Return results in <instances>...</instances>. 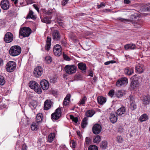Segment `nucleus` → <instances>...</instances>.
<instances>
[{
	"label": "nucleus",
	"mask_w": 150,
	"mask_h": 150,
	"mask_svg": "<svg viewBox=\"0 0 150 150\" xmlns=\"http://www.w3.org/2000/svg\"><path fill=\"white\" fill-rule=\"evenodd\" d=\"M148 115L146 114H144L140 117L139 120L141 122H143L148 120Z\"/></svg>",
	"instance_id": "34"
},
{
	"label": "nucleus",
	"mask_w": 150,
	"mask_h": 150,
	"mask_svg": "<svg viewBox=\"0 0 150 150\" xmlns=\"http://www.w3.org/2000/svg\"><path fill=\"white\" fill-rule=\"evenodd\" d=\"M63 57L64 59L66 61H69L71 59L66 54H63Z\"/></svg>",
	"instance_id": "49"
},
{
	"label": "nucleus",
	"mask_w": 150,
	"mask_h": 150,
	"mask_svg": "<svg viewBox=\"0 0 150 150\" xmlns=\"http://www.w3.org/2000/svg\"><path fill=\"white\" fill-rule=\"evenodd\" d=\"M116 140L119 143H121L122 142L123 139L122 137L118 136L116 137Z\"/></svg>",
	"instance_id": "48"
},
{
	"label": "nucleus",
	"mask_w": 150,
	"mask_h": 150,
	"mask_svg": "<svg viewBox=\"0 0 150 150\" xmlns=\"http://www.w3.org/2000/svg\"><path fill=\"white\" fill-rule=\"evenodd\" d=\"M27 146L25 144H24L22 145V149L23 150H27Z\"/></svg>",
	"instance_id": "56"
},
{
	"label": "nucleus",
	"mask_w": 150,
	"mask_h": 150,
	"mask_svg": "<svg viewBox=\"0 0 150 150\" xmlns=\"http://www.w3.org/2000/svg\"><path fill=\"white\" fill-rule=\"evenodd\" d=\"M72 147L73 148H75V143L74 142H72Z\"/></svg>",
	"instance_id": "61"
},
{
	"label": "nucleus",
	"mask_w": 150,
	"mask_h": 150,
	"mask_svg": "<svg viewBox=\"0 0 150 150\" xmlns=\"http://www.w3.org/2000/svg\"><path fill=\"white\" fill-rule=\"evenodd\" d=\"M135 69L136 70L140 73L143 72L144 70L143 65L139 64H138L136 65Z\"/></svg>",
	"instance_id": "19"
},
{
	"label": "nucleus",
	"mask_w": 150,
	"mask_h": 150,
	"mask_svg": "<svg viewBox=\"0 0 150 150\" xmlns=\"http://www.w3.org/2000/svg\"><path fill=\"white\" fill-rule=\"evenodd\" d=\"M117 116L115 114L111 113L110 116V120L111 122L113 123H115L117 120Z\"/></svg>",
	"instance_id": "24"
},
{
	"label": "nucleus",
	"mask_w": 150,
	"mask_h": 150,
	"mask_svg": "<svg viewBox=\"0 0 150 150\" xmlns=\"http://www.w3.org/2000/svg\"><path fill=\"white\" fill-rule=\"evenodd\" d=\"M4 64V62L3 60L0 58V67L2 66Z\"/></svg>",
	"instance_id": "58"
},
{
	"label": "nucleus",
	"mask_w": 150,
	"mask_h": 150,
	"mask_svg": "<svg viewBox=\"0 0 150 150\" xmlns=\"http://www.w3.org/2000/svg\"><path fill=\"white\" fill-rule=\"evenodd\" d=\"M118 19L122 22L124 23L131 22V20L128 19L123 18H119Z\"/></svg>",
	"instance_id": "46"
},
{
	"label": "nucleus",
	"mask_w": 150,
	"mask_h": 150,
	"mask_svg": "<svg viewBox=\"0 0 150 150\" xmlns=\"http://www.w3.org/2000/svg\"><path fill=\"white\" fill-rule=\"evenodd\" d=\"M116 61L114 60H111L109 61H108L105 62L104 64L105 65H108L110 64H113L115 63Z\"/></svg>",
	"instance_id": "50"
},
{
	"label": "nucleus",
	"mask_w": 150,
	"mask_h": 150,
	"mask_svg": "<svg viewBox=\"0 0 150 150\" xmlns=\"http://www.w3.org/2000/svg\"><path fill=\"white\" fill-rule=\"evenodd\" d=\"M5 83V81L4 77L1 76H0V85H3Z\"/></svg>",
	"instance_id": "43"
},
{
	"label": "nucleus",
	"mask_w": 150,
	"mask_h": 150,
	"mask_svg": "<svg viewBox=\"0 0 150 150\" xmlns=\"http://www.w3.org/2000/svg\"><path fill=\"white\" fill-rule=\"evenodd\" d=\"M52 36L53 39L54 41L59 40L60 39V35L57 30H55L53 31Z\"/></svg>",
	"instance_id": "17"
},
{
	"label": "nucleus",
	"mask_w": 150,
	"mask_h": 150,
	"mask_svg": "<svg viewBox=\"0 0 150 150\" xmlns=\"http://www.w3.org/2000/svg\"><path fill=\"white\" fill-rule=\"evenodd\" d=\"M41 21L42 22L47 24H49L51 23L50 21L49 20V18L47 17H45L43 19H41Z\"/></svg>",
	"instance_id": "42"
},
{
	"label": "nucleus",
	"mask_w": 150,
	"mask_h": 150,
	"mask_svg": "<svg viewBox=\"0 0 150 150\" xmlns=\"http://www.w3.org/2000/svg\"><path fill=\"white\" fill-rule=\"evenodd\" d=\"M125 94V91L123 90H119L116 91L115 95L118 98H120Z\"/></svg>",
	"instance_id": "23"
},
{
	"label": "nucleus",
	"mask_w": 150,
	"mask_h": 150,
	"mask_svg": "<svg viewBox=\"0 0 150 150\" xmlns=\"http://www.w3.org/2000/svg\"><path fill=\"white\" fill-rule=\"evenodd\" d=\"M61 109L59 108H58L52 114L51 117L52 120L54 121V120H57L61 116Z\"/></svg>",
	"instance_id": "9"
},
{
	"label": "nucleus",
	"mask_w": 150,
	"mask_h": 150,
	"mask_svg": "<svg viewBox=\"0 0 150 150\" xmlns=\"http://www.w3.org/2000/svg\"><path fill=\"white\" fill-rule=\"evenodd\" d=\"M13 38V35L11 33L8 32L5 35L4 38V40L5 42L6 43H10L11 42Z\"/></svg>",
	"instance_id": "11"
},
{
	"label": "nucleus",
	"mask_w": 150,
	"mask_h": 150,
	"mask_svg": "<svg viewBox=\"0 0 150 150\" xmlns=\"http://www.w3.org/2000/svg\"><path fill=\"white\" fill-rule=\"evenodd\" d=\"M128 79L126 77H123L119 79L116 83V85L118 87L124 86L128 83Z\"/></svg>",
	"instance_id": "8"
},
{
	"label": "nucleus",
	"mask_w": 150,
	"mask_h": 150,
	"mask_svg": "<svg viewBox=\"0 0 150 150\" xmlns=\"http://www.w3.org/2000/svg\"><path fill=\"white\" fill-rule=\"evenodd\" d=\"M45 60L46 62L47 63H50L52 61V58L50 56H47L45 57Z\"/></svg>",
	"instance_id": "44"
},
{
	"label": "nucleus",
	"mask_w": 150,
	"mask_h": 150,
	"mask_svg": "<svg viewBox=\"0 0 150 150\" xmlns=\"http://www.w3.org/2000/svg\"><path fill=\"white\" fill-rule=\"evenodd\" d=\"M100 140V137L99 135H97L94 139L93 142L94 143H98Z\"/></svg>",
	"instance_id": "40"
},
{
	"label": "nucleus",
	"mask_w": 150,
	"mask_h": 150,
	"mask_svg": "<svg viewBox=\"0 0 150 150\" xmlns=\"http://www.w3.org/2000/svg\"><path fill=\"white\" fill-rule=\"evenodd\" d=\"M95 113L94 110H89L87 111L86 113V115L87 117H91Z\"/></svg>",
	"instance_id": "28"
},
{
	"label": "nucleus",
	"mask_w": 150,
	"mask_h": 150,
	"mask_svg": "<svg viewBox=\"0 0 150 150\" xmlns=\"http://www.w3.org/2000/svg\"><path fill=\"white\" fill-rule=\"evenodd\" d=\"M69 0H64L62 2V5L64 6L67 3L68 1Z\"/></svg>",
	"instance_id": "54"
},
{
	"label": "nucleus",
	"mask_w": 150,
	"mask_h": 150,
	"mask_svg": "<svg viewBox=\"0 0 150 150\" xmlns=\"http://www.w3.org/2000/svg\"><path fill=\"white\" fill-rule=\"evenodd\" d=\"M131 79L132 81L130 85L131 89L136 90L139 86L138 78L137 77V75H135L132 76L131 78Z\"/></svg>",
	"instance_id": "3"
},
{
	"label": "nucleus",
	"mask_w": 150,
	"mask_h": 150,
	"mask_svg": "<svg viewBox=\"0 0 150 150\" xmlns=\"http://www.w3.org/2000/svg\"><path fill=\"white\" fill-rule=\"evenodd\" d=\"M70 118L75 123H77L78 120L77 117H75L73 115H70Z\"/></svg>",
	"instance_id": "45"
},
{
	"label": "nucleus",
	"mask_w": 150,
	"mask_h": 150,
	"mask_svg": "<svg viewBox=\"0 0 150 150\" xmlns=\"http://www.w3.org/2000/svg\"><path fill=\"white\" fill-rule=\"evenodd\" d=\"M0 6L1 8L4 10H7L9 8L10 4L8 0H2L1 2Z\"/></svg>",
	"instance_id": "12"
},
{
	"label": "nucleus",
	"mask_w": 150,
	"mask_h": 150,
	"mask_svg": "<svg viewBox=\"0 0 150 150\" xmlns=\"http://www.w3.org/2000/svg\"><path fill=\"white\" fill-rule=\"evenodd\" d=\"M55 137V134L54 133H51L49 135L47 138V140L50 142H52Z\"/></svg>",
	"instance_id": "33"
},
{
	"label": "nucleus",
	"mask_w": 150,
	"mask_h": 150,
	"mask_svg": "<svg viewBox=\"0 0 150 150\" xmlns=\"http://www.w3.org/2000/svg\"><path fill=\"white\" fill-rule=\"evenodd\" d=\"M101 126L100 125L98 124L95 125L92 128L93 132L95 134H97L100 133L101 131Z\"/></svg>",
	"instance_id": "13"
},
{
	"label": "nucleus",
	"mask_w": 150,
	"mask_h": 150,
	"mask_svg": "<svg viewBox=\"0 0 150 150\" xmlns=\"http://www.w3.org/2000/svg\"><path fill=\"white\" fill-rule=\"evenodd\" d=\"M88 150H98V147L94 145H90L88 147Z\"/></svg>",
	"instance_id": "39"
},
{
	"label": "nucleus",
	"mask_w": 150,
	"mask_h": 150,
	"mask_svg": "<svg viewBox=\"0 0 150 150\" xmlns=\"http://www.w3.org/2000/svg\"><path fill=\"white\" fill-rule=\"evenodd\" d=\"M81 76L79 74H76L75 76V78L76 80H79L81 78Z\"/></svg>",
	"instance_id": "52"
},
{
	"label": "nucleus",
	"mask_w": 150,
	"mask_h": 150,
	"mask_svg": "<svg viewBox=\"0 0 150 150\" xmlns=\"http://www.w3.org/2000/svg\"><path fill=\"white\" fill-rule=\"evenodd\" d=\"M78 68L83 71L85 70L86 69V65L85 64L80 63L78 64Z\"/></svg>",
	"instance_id": "32"
},
{
	"label": "nucleus",
	"mask_w": 150,
	"mask_h": 150,
	"mask_svg": "<svg viewBox=\"0 0 150 150\" xmlns=\"http://www.w3.org/2000/svg\"><path fill=\"white\" fill-rule=\"evenodd\" d=\"M77 67L74 65H67L64 67L65 72L69 75L75 73L76 72Z\"/></svg>",
	"instance_id": "5"
},
{
	"label": "nucleus",
	"mask_w": 150,
	"mask_h": 150,
	"mask_svg": "<svg viewBox=\"0 0 150 150\" xmlns=\"http://www.w3.org/2000/svg\"><path fill=\"white\" fill-rule=\"evenodd\" d=\"M51 38L49 37H47L46 40V44L45 46V49L47 50H49L51 45Z\"/></svg>",
	"instance_id": "25"
},
{
	"label": "nucleus",
	"mask_w": 150,
	"mask_h": 150,
	"mask_svg": "<svg viewBox=\"0 0 150 150\" xmlns=\"http://www.w3.org/2000/svg\"><path fill=\"white\" fill-rule=\"evenodd\" d=\"M77 134L80 137L81 136V134L80 132L79 131H78L76 132Z\"/></svg>",
	"instance_id": "62"
},
{
	"label": "nucleus",
	"mask_w": 150,
	"mask_h": 150,
	"mask_svg": "<svg viewBox=\"0 0 150 150\" xmlns=\"http://www.w3.org/2000/svg\"><path fill=\"white\" fill-rule=\"evenodd\" d=\"M105 6V4L104 3L102 2L100 5H98L97 7L98 8H100L103 6Z\"/></svg>",
	"instance_id": "51"
},
{
	"label": "nucleus",
	"mask_w": 150,
	"mask_h": 150,
	"mask_svg": "<svg viewBox=\"0 0 150 150\" xmlns=\"http://www.w3.org/2000/svg\"><path fill=\"white\" fill-rule=\"evenodd\" d=\"M124 2L126 4H129L130 2L129 0H124Z\"/></svg>",
	"instance_id": "60"
},
{
	"label": "nucleus",
	"mask_w": 150,
	"mask_h": 150,
	"mask_svg": "<svg viewBox=\"0 0 150 150\" xmlns=\"http://www.w3.org/2000/svg\"><path fill=\"white\" fill-rule=\"evenodd\" d=\"M98 102L100 105L105 103L106 101V98L102 96H99L97 98Z\"/></svg>",
	"instance_id": "20"
},
{
	"label": "nucleus",
	"mask_w": 150,
	"mask_h": 150,
	"mask_svg": "<svg viewBox=\"0 0 150 150\" xmlns=\"http://www.w3.org/2000/svg\"><path fill=\"white\" fill-rule=\"evenodd\" d=\"M39 127V124L37 122H33L31 125V128L32 130H37Z\"/></svg>",
	"instance_id": "27"
},
{
	"label": "nucleus",
	"mask_w": 150,
	"mask_h": 150,
	"mask_svg": "<svg viewBox=\"0 0 150 150\" xmlns=\"http://www.w3.org/2000/svg\"><path fill=\"white\" fill-rule=\"evenodd\" d=\"M31 33V30L28 27H24L21 28L19 34L23 37H28L29 36Z\"/></svg>",
	"instance_id": "4"
},
{
	"label": "nucleus",
	"mask_w": 150,
	"mask_h": 150,
	"mask_svg": "<svg viewBox=\"0 0 150 150\" xmlns=\"http://www.w3.org/2000/svg\"><path fill=\"white\" fill-rule=\"evenodd\" d=\"M89 76L91 77L93 76V73L92 71L90 72V74H89Z\"/></svg>",
	"instance_id": "63"
},
{
	"label": "nucleus",
	"mask_w": 150,
	"mask_h": 150,
	"mask_svg": "<svg viewBox=\"0 0 150 150\" xmlns=\"http://www.w3.org/2000/svg\"><path fill=\"white\" fill-rule=\"evenodd\" d=\"M30 87L34 90V91L38 93H40L42 92V90L40 86L35 81H30L29 83Z\"/></svg>",
	"instance_id": "2"
},
{
	"label": "nucleus",
	"mask_w": 150,
	"mask_h": 150,
	"mask_svg": "<svg viewBox=\"0 0 150 150\" xmlns=\"http://www.w3.org/2000/svg\"><path fill=\"white\" fill-rule=\"evenodd\" d=\"M33 6L38 12H39V8H38L37 5L35 4H33Z\"/></svg>",
	"instance_id": "55"
},
{
	"label": "nucleus",
	"mask_w": 150,
	"mask_h": 150,
	"mask_svg": "<svg viewBox=\"0 0 150 150\" xmlns=\"http://www.w3.org/2000/svg\"><path fill=\"white\" fill-rule=\"evenodd\" d=\"M59 24L61 26H62L63 24V23L61 21H58Z\"/></svg>",
	"instance_id": "59"
},
{
	"label": "nucleus",
	"mask_w": 150,
	"mask_h": 150,
	"mask_svg": "<svg viewBox=\"0 0 150 150\" xmlns=\"http://www.w3.org/2000/svg\"><path fill=\"white\" fill-rule=\"evenodd\" d=\"M71 95L69 94H68L65 98L63 102V105L66 106L69 103L70 100Z\"/></svg>",
	"instance_id": "22"
},
{
	"label": "nucleus",
	"mask_w": 150,
	"mask_h": 150,
	"mask_svg": "<svg viewBox=\"0 0 150 150\" xmlns=\"http://www.w3.org/2000/svg\"><path fill=\"white\" fill-rule=\"evenodd\" d=\"M107 146L106 142L103 141L100 144V147L103 149H105Z\"/></svg>",
	"instance_id": "41"
},
{
	"label": "nucleus",
	"mask_w": 150,
	"mask_h": 150,
	"mask_svg": "<svg viewBox=\"0 0 150 150\" xmlns=\"http://www.w3.org/2000/svg\"><path fill=\"white\" fill-rule=\"evenodd\" d=\"M31 18L33 19H36L35 16L34 15V12L31 10H30L26 17V19Z\"/></svg>",
	"instance_id": "31"
},
{
	"label": "nucleus",
	"mask_w": 150,
	"mask_h": 150,
	"mask_svg": "<svg viewBox=\"0 0 150 150\" xmlns=\"http://www.w3.org/2000/svg\"><path fill=\"white\" fill-rule=\"evenodd\" d=\"M21 50V47L18 45H14L11 47L9 50V53L13 56H16L20 54Z\"/></svg>",
	"instance_id": "1"
},
{
	"label": "nucleus",
	"mask_w": 150,
	"mask_h": 150,
	"mask_svg": "<svg viewBox=\"0 0 150 150\" xmlns=\"http://www.w3.org/2000/svg\"><path fill=\"white\" fill-rule=\"evenodd\" d=\"M125 48L126 50H134L136 48V45L133 44H127L125 46Z\"/></svg>",
	"instance_id": "26"
},
{
	"label": "nucleus",
	"mask_w": 150,
	"mask_h": 150,
	"mask_svg": "<svg viewBox=\"0 0 150 150\" xmlns=\"http://www.w3.org/2000/svg\"><path fill=\"white\" fill-rule=\"evenodd\" d=\"M130 108L132 110H134L137 108V105L133 101L131 100Z\"/></svg>",
	"instance_id": "37"
},
{
	"label": "nucleus",
	"mask_w": 150,
	"mask_h": 150,
	"mask_svg": "<svg viewBox=\"0 0 150 150\" xmlns=\"http://www.w3.org/2000/svg\"><path fill=\"white\" fill-rule=\"evenodd\" d=\"M143 104L144 105H147L149 104L150 101V99L147 96H144L143 100Z\"/></svg>",
	"instance_id": "35"
},
{
	"label": "nucleus",
	"mask_w": 150,
	"mask_h": 150,
	"mask_svg": "<svg viewBox=\"0 0 150 150\" xmlns=\"http://www.w3.org/2000/svg\"><path fill=\"white\" fill-rule=\"evenodd\" d=\"M90 138L86 137V138L85 143L87 144H89L90 142Z\"/></svg>",
	"instance_id": "53"
},
{
	"label": "nucleus",
	"mask_w": 150,
	"mask_h": 150,
	"mask_svg": "<svg viewBox=\"0 0 150 150\" xmlns=\"http://www.w3.org/2000/svg\"><path fill=\"white\" fill-rule=\"evenodd\" d=\"M43 73V69L41 66H38L36 67L33 71L34 76L38 78Z\"/></svg>",
	"instance_id": "10"
},
{
	"label": "nucleus",
	"mask_w": 150,
	"mask_h": 150,
	"mask_svg": "<svg viewBox=\"0 0 150 150\" xmlns=\"http://www.w3.org/2000/svg\"><path fill=\"white\" fill-rule=\"evenodd\" d=\"M53 52L55 55L60 56L62 53V48L61 46L59 44L55 45L53 47Z\"/></svg>",
	"instance_id": "7"
},
{
	"label": "nucleus",
	"mask_w": 150,
	"mask_h": 150,
	"mask_svg": "<svg viewBox=\"0 0 150 150\" xmlns=\"http://www.w3.org/2000/svg\"><path fill=\"white\" fill-rule=\"evenodd\" d=\"M29 105L30 108H35L37 106V102L35 100H31L30 102Z\"/></svg>",
	"instance_id": "29"
},
{
	"label": "nucleus",
	"mask_w": 150,
	"mask_h": 150,
	"mask_svg": "<svg viewBox=\"0 0 150 150\" xmlns=\"http://www.w3.org/2000/svg\"><path fill=\"white\" fill-rule=\"evenodd\" d=\"M14 1V4H16L18 3V0H15V1Z\"/></svg>",
	"instance_id": "64"
},
{
	"label": "nucleus",
	"mask_w": 150,
	"mask_h": 150,
	"mask_svg": "<svg viewBox=\"0 0 150 150\" xmlns=\"http://www.w3.org/2000/svg\"><path fill=\"white\" fill-rule=\"evenodd\" d=\"M87 97L86 96H84L83 98L79 102V105L80 106L81 105H83L85 104V102L87 100Z\"/></svg>",
	"instance_id": "38"
},
{
	"label": "nucleus",
	"mask_w": 150,
	"mask_h": 150,
	"mask_svg": "<svg viewBox=\"0 0 150 150\" xmlns=\"http://www.w3.org/2000/svg\"><path fill=\"white\" fill-rule=\"evenodd\" d=\"M124 72L128 76L131 75L134 72V68L131 67H127L125 69Z\"/></svg>",
	"instance_id": "18"
},
{
	"label": "nucleus",
	"mask_w": 150,
	"mask_h": 150,
	"mask_svg": "<svg viewBox=\"0 0 150 150\" xmlns=\"http://www.w3.org/2000/svg\"><path fill=\"white\" fill-rule=\"evenodd\" d=\"M88 118L86 117H84L81 123V127L83 128H85L87 124V120Z\"/></svg>",
	"instance_id": "36"
},
{
	"label": "nucleus",
	"mask_w": 150,
	"mask_h": 150,
	"mask_svg": "<svg viewBox=\"0 0 150 150\" xmlns=\"http://www.w3.org/2000/svg\"><path fill=\"white\" fill-rule=\"evenodd\" d=\"M131 17L132 19H134L133 20L135 21L133 23L134 26L135 28L140 27L142 23V21H136V19L137 18H138L139 17L138 16L132 15Z\"/></svg>",
	"instance_id": "14"
},
{
	"label": "nucleus",
	"mask_w": 150,
	"mask_h": 150,
	"mask_svg": "<svg viewBox=\"0 0 150 150\" xmlns=\"http://www.w3.org/2000/svg\"><path fill=\"white\" fill-rule=\"evenodd\" d=\"M40 85L42 88L45 90H47L49 86V82L45 79H43L41 81Z\"/></svg>",
	"instance_id": "15"
},
{
	"label": "nucleus",
	"mask_w": 150,
	"mask_h": 150,
	"mask_svg": "<svg viewBox=\"0 0 150 150\" xmlns=\"http://www.w3.org/2000/svg\"><path fill=\"white\" fill-rule=\"evenodd\" d=\"M126 111V108L124 107H121L117 111V114L118 115H121L124 114Z\"/></svg>",
	"instance_id": "21"
},
{
	"label": "nucleus",
	"mask_w": 150,
	"mask_h": 150,
	"mask_svg": "<svg viewBox=\"0 0 150 150\" xmlns=\"http://www.w3.org/2000/svg\"><path fill=\"white\" fill-rule=\"evenodd\" d=\"M115 93L114 91L112 89L109 91L108 93V95L111 97H112Z\"/></svg>",
	"instance_id": "47"
},
{
	"label": "nucleus",
	"mask_w": 150,
	"mask_h": 150,
	"mask_svg": "<svg viewBox=\"0 0 150 150\" xmlns=\"http://www.w3.org/2000/svg\"><path fill=\"white\" fill-rule=\"evenodd\" d=\"M42 113H39L36 116V121L37 123L41 122L42 120Z\"/></svg>",
	"instance_id": "30"
},
{
	"label": "nucleus",
	"mask_w": 150,
	"mask_h": 150,
	"mask_svg": "<svg viewBox=\"0 0 150 150\" xmlns=\"http://www.w3.org/2000/svg\"><path fill=\"white\" fill-rule=\"evenodd\" d=\"M53 105V102L50 100H46L44 103V109L47 110L50 108Z\"/></svg>",
	"instance_id": "16"
},
{
	"label": "nucleus",
	"mask_w": 150,
	"mask_h": 150,
	"mask_svg": "<svg viewBox=\"0 0 150 150\" xmlns=\"http://www.w3.org/2000/svg\"><path fill=\"white\" fill-rule=\"evenodd\" d=\"M52 13V10H48L46 12V14L48 15H50Z\"/></svg>",
	"instance_id": "57"
},
{
	"label": "nucleus",
	"mask_w": 150,
	"mask_h": 150,
	"mask_svg": "<svg viewBox=\"0 0 150 150\" xmlns=\"http://www.w3.org/2000/svg\"><path fill=\"white\" fill-rule=\"evenodd\" d=\"M6 69L8 72H11L13 71L16 68V64L13 61H9L7 64Z\"/></svg>",
	"instance_id": "6"
}]
</instances>
